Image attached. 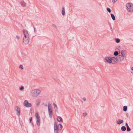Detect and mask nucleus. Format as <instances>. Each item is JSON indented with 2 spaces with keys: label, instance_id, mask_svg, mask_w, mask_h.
I'll return each mask as SVG.
<instances>
[{
  "label": "nucleus",
  "instance_id": "24",
  "mask_svg": "<svg viewBox=\"0 0 133 133\" xmlns=\"http://www.w3.org/2000/svg\"><path fill=\"white\" fill-rule=\"evenodd\" d=\"M58 126H59V129L60 130H61L62 128V125L60 124H59L58 125Z\"/></svg>",
  "mask_w": 133,
  "mask_h": 133
},
{
  "label": "nucleus",
  "instance_id": "3",
  "mask_svg": "<svg viewBox=\"0 0 133 133\" xmlns=\"http://www.w3.org/2000/svg\"><path fill=\"white\" fill-rule=\"evenodd\" d=\"M127 10L129 12H133V4L131 3H128L126 4Z\"/></svg>",
  "mask_w": 133,
  "mask_h": 133
},
{
  "label": "nucleus",
  "instance_id": "14",
  "mask_svg": "<svg viewBox=\"0 0 133 133\" xmlns=\"http://www.w3.org/2000/svg\"><path fill=\"white\" fill-rule=\"evenodd\" d=\"M36 123L37 125L38 126H39L40 125V119H37L36 121Z\"/></svg>",
  "mask_w": 133,
  "mask_h": 133
},
{
  "label": "nucleus",
  "instance_id": "28",
  "mask_svg": "<svg viewBox=\"0 0 133 133\" xmlns=\"http://www.w3.org/2000/svg\"><path fill=\"white\" fill-rule=\"evenodd\" d=\"M48 109H50V107H51L52 106V105L49 102L48 103Z\"/></svg>",
  "mask_w": 133,
  "mask_h": 133
},
{
  "label": "nucleus",
  "instance_id": "10",
  "mask_svg": "<svg viewBox=\"0 0 133 133\" xmlns=\"http://www.w3.org/2000/svg\"><path fill=\"white\" fill-rule=\"evenodd\" d=\"M116 122L117 124L120 125L123 123V121L121 119H118L116 120Z\"/></svg>",
  "mask_w": 133,
  "mask_h": 133
},
{
  "label": "nucleus",
  "instance_id": "41",
  "mask_svg": "<svg viewBox=\"0 0 133 133\" xmlns=\"http://www.w3.org/2000/svg\"><path fill=\"white\" fill-rule=\"evenodd\" d=\"M110 28L111 29V30L112 31V28L111 25H110Z\"/></svg>",
  "mask_w": 133,
  "mask_h": 133
},
{
  "label": "nucleus",
  "instance_id": "26",
  "mask_svg": "<svg viewBox=\"0 0 133 133\" xmlns=\"http://www.w3.org/2000/svg\"><path fill=\"white\" fill-rule=\"evenodd\" d=\"M107 11L109 13H110L111 12V10L109 8H107Z\"/></svg>",
  "mask_w": 133,
  "mask_h": 133
},
{
  "label": "nucleus",
  "instance_id": "44",
  "mask_svg": "<svg viewBox=\"0 0 133 133\" xmlns=\"http://www.w3.org/2000/svg\"><path fill=\"white\" fill-rule=\"evenodd\" d=\"M45 106H47V104H45Z\"/></svg>",
  "mask_w": 133,
  "mask_h": 133
},
{
  "label": "nucleus",
  "instance_id": "11",
  "mask_svg": "<svg viewBox=\"0 0 133 133\" xmlns=\"http://www.w3.org/2000/svg\"><path fill=\"white\" fill-rule=\"evenodd\" d=\"M59 126L57 125L56 122H55L54 124V129H56L57 130H58Z\"/></svg>",
  "mask_w": 133,
  "mask_h": 133
},
{
  "label": "nucleus",
  "instance_id": "19",
  "mask_svg": "<svg viewBox=\"0 0 133 133\" xmlns=\"http://www.w3.org/2000/svg\"><path fill=\"white\" fill-rule=\"evenodd\" d=\"M121 130L123 131H125L126 130V128L124 126H123L121 127Z\"/></svg>",
  "mask_w": 133,
  "mask_h": 133
},
{
  "label": "nucleus",
  "instance_id": "40",
  "mask_svg": "<svg viewBox=\"0 0 133 133\" xmlns=\"http://www.w3.org/2000/svg\"><path fill=\"white\" fill-rule=\"evenodd\" d=\"M129 114L128 113H127L126 114V116H127V117L128 118V117H129Z\"/></svg>",
  "mask_w": 133,
  "mask_h": 133
},
{
  "label": "nucleus",
  "instance_id": "15",
  "mask_svg": "<svg viewBox=\"0 0 133 133\" xmlns=\"http://www.w3.org/2000/svg\"><path fill=\"white\" fill-rule=\"evenodd\" d=\"M53 105L54 106V108L55 111H58V109L57 108V105L55 104V103H53Z\"/></svg>",
  "mask_w": 133,
  "mask_h": 133
},
{
  "label": "nucleus",
  "instance_id": "43",
  "mask_svg": "<svg viewBox=\"0 0 133 133\" xmlns=\"http://www.w3.org/2000/svg\"><path fill=\"white\" fill-rule=\"evenodd\" d=\"M31 123H32V125L33 126H34V124H33V123L32 122H31Z\"/></svg>",
  "mask_w": 133,
  "mask_h": 133
},
{
  "label": "nucleus",
  "instance_id": "29",
  "mask_svg": "<svg viewBox=\"0 0 133 133\" xmlns=\"http://www.w3.org/2000/svg\"><path fill=\"white\" fill-rule=\"evenodd\" d=\"M54 133H58V130L54 129Z\"/></svg>",
  "mask_w": 133,
  "mask_h": 133
},
{
  "label": "nucleus",
  "instance_id": "20",
  "mask_svg": "<svg viewBox=\"0 0 133 133\" xmlns=\"http://www.w3.org/2000/svg\"><path fill=\"white\" fill-rule=\"evenodd\" d=\"M110 15H111V17L112 19L113 20H114V21L115 20V18L114 15L113 14H111Z\"/></svg>",
  "mask_w": 133,
  "mask_h": 133
},
{
  "label": "nucleus",
  "instance_id": "30",
  "mask_svg": "<svg viewBox=\"0 0 133 133\" xmlns=\"http://www.w3.org/2000/svg\"><path fill=\"white\" fill-rule=\"evenodd\" d=\"M19 68H21V69L22 70L23 69V66L22 65H20L19 66Z\"/></svg>",
  "mask_w": 133,
  "mask_h": 133
},
{
  "label": "nucleus",
  "instance_id": "8",
  "mask_svg": "<svg viewBox=\"0 0 133 133\" xmlns=\"http://www.w3.org/2000/svg\"><path fill=\"white\" fill-rule=\"evenodd\" d=\"M104 59L108 63H111L112 62V61L111 60V57L110 58L108 57H107L105 58Z\"/></svg>",
  "mask_w": 133,
  "mask_h": 133
},
{
  "label": "nucleus",
  "instance_id": "39",
  "mask_svg": "<svg viewBox=\"0 0 133 133\" xmlns=\"http://www.w3.org/2000/svg\"><path fill=\"white\" fill-rule=\"evenodd\" d=\"M83 100L84 101H85L86 100V99L85 97H84L83 98Z\"/></svg>",
  "mask_w": 133,
  "mask_h": 133
},
{
  "label": "nucleus",
  "instance_id": "9",
  "mask_svg": "<svg viewBox=\"0 0 133 133\" xmlns=\"http://www.w3.org/2000/svg\"><path fill=\"white\" fill-rule=\"evenodd\" d=\"M49 115V117L50 118H52V109H48Z\"/></svg>",
  "mask_w": 133,
  "mask_h": 133
},
{
  "label": "nucleus",
  "instance_id": "36",
  "mask_svg": "<svg viewBox=\"0 0 133 133\" xmlns=\"http://www.w3.org/2000/svg\"><path fill=\"white\" fill-rule=\"evenodd\" d=\"M117 0H112V2L114 3Z\"/></svg>",
  "mask_w": 133,
  "mask_h": 133
},
{
  "label": "nucleus",
  "instance_id": "2",
  "mask_svg": "<svg viewBox=\"0 0 133 133\" xmlns=\"http://www.w3.org/2000/svg\"><path fill=\"white\" fill-rule=\"evenodd\" d=\"M41 91L39 90L35 89L31 91L30 95L33 97L37 96L40 93Z\"/></svg>",
  "mask_w": 133,
  "mask_h": 133
},
{
  "label": "nucleus",
  "instance_id": "5",
  "mask_svg": "<svg viewBox=\"0 0 133 133\" xmlns=\"http://www.w3.org/2000/svg\"><path fill=\"white\" fill-rule=\"evenodd\" d=\"M15 110L16 114L19 116L20 115V109L17 106L16 107Z\"/></svg>",
  "mask_w": 133,
  "mask_h": 133
},
{
  "label": "nucleus",
  "instance_id": "27",
  "mask_svg": "<svg viewBox=\"0 0 133 133\" xmlns=\"http://www.w3.org/2000/svg\"><path fill=\"white\" fill-rule=\"evenodd\" d=\"M24 89L23 86H22L19 88V90H22Z\"/></svg>",
  "mask_w": 133,
  "mask_h": 133
},
{
  "label": "nucleus",
  "instance_id": "32",
  "mask_svg": "<svg viewBox=\"0 0 133 133\" xmlns=\"http://www.w3.org/2000/svg\"><path fill=\"white\" fill-rule=\"evenodd\" d=\"M131 71L132 74L133 75V67H132L131 70Z\"/></svg>",
  "mask_w": 133,
  "mask_h": 133
},
{
  "label": "nucleus",
  "instance_id": "42",
  "mask_svg": "<svg viewBox=\"0 0 133 133\" xmlns=\"http://www.w3.org/2000/svg\"><path fill=\"white\" fill-rule=\"evenodd\" d=\"M39 103H38L36 105H39Z\"/></svg>",
  "mask_w": 133,
  "mask_h": 133
},
{
  "label": "nucleus",
  "instance_id": "16",
  "mask_svg": "<svg viewBox=\"0 0 133 133\" xmlns=\"http://www.w3.org/2000/svg\"><path fill=\"white\" fill-rule=\"evenodd\" d=\"M20 3L22 6L23 7H25L26 3L22 1L20 2Z\"/></svg>",
  "mask_w": 133,
  "mask_h": 133
},
{
  "label": "nucleus",
  "instance_id": "25",
  "mask_svg": "<svg viewBox=\"0 0 133 133\" xmlns=\"http://www.w3.org/2000/svg\"><path fill=\"white\" fill-rule=\"evenodd\" d=\"M127 131H130L131 130L129 126H128L127 127Z\"/></svg>",
  "mask_w": 133,
  "mask_h": 133
},
{
  "label": "nucleus",
  "instance_id": "7",
  "mask_svg": "<svg viewBox=\"0 0 133 133\" xmlns=\"http://www.w3.org/2000/svg\"><path fill=\"white\" fill-rule=\"evenodd\" d=\"M111 60L112 61V64H115L117 63V62L118 61H117V57L116 58L115 57H111Z\"/></svg>",
  "mask_w": 133,
  "mask_h": 133
},
{
  "label": "nucleus",
  "instance_id": "31",
  "mask_svg": "<svg viewBox=\"0 0 133 133\" xmlns=\"http://www.w3.org/2000/svg\"><path fill=\"white\" fill-rule=\"evenodd\" d=\"M51 26L55 28H57L56 25L54 24H52L51 25Z\"/></svg>",
  "mask_w": 133,
  "mask_h": 133
},
{
  "label": "nucleus",
  "instance_id": "6",
  "mask_svg": "<svg viewBox=\"0 0 133 133\" xmlns=\"http://www.w3.org/2000/svg\"><path fill=\"white\" fill-rule=\"evenodd\" d=\"M124 56L119 55L117 57V61L119 62H122L124 60Z\"/></svg>",
  "mask_w": 133,
  "mask_h": 133
},
{
  "label": "nucleus",
  "instance_id": "23",
  "mask_svg": "<svg viewBox=\"0 0 133 133\" xmlns=\"http://www.w3.org/2000/svg\"><path fill=\"white\" fill-rule=\"evenodd\" d=\"M116 42L117 43H119L120 42V40L118 38H116L115 39Z\"/></svg>",
  "mask_w": 133,
  "mask_h": 133
},
{
  "label": "nucleus",
  "instance_id": "22",
  "mask_svg": "<svg viewBox=\"0 0 133 133\" xmlns=\"http://www.w3.org/2000/svg\"><path fill=\"white\" fill-rule=\"evenodd\" d=\"M114 55L115 56H117L118 55V52L117 51H115L114 53Z\"/></svg>",
  "mask_w": 133,
  "mask_h": 133
},
{
  "label": "nucleus",
  "instance_id": "4",
  "mask_svg": "<svg viewBox=\"0 0 133 133\" xmlns=\"http://www.w3.org/2000/svg\"><path fill=\"white\" fill-rule=\"evenodd\" d=\"M24 106L27 107H30L31 106V104L30 103H29L27 100L24 101L23 103Z\"/></svg>",
  "mask_w": 133,
  "mask_h": 133
},
{
  "label": "nucleus",
  "instance_id": "33",
  "mask_svg": "<svg viewBox=\"0 0 133 133\" xmlns=\"http://www.w3.org/2000/svg\"><path fill=\"white\" fill-rule=\"evenodd\" d=\"M87 115V114L86 112H84L83 113V115L85 117Z\"/></svg>",
  "mask_w": 133,
  "mask_h": 133
},
{
  "label": "nucleus",
  "instance_id": "37",
  "mask_svg": "<svg viewBox=\"0 0 133 133\" xmlns=\"http://www.w3.org/2000/svg\"><path fill=\"white\" fill-rule=\"evenodd\" d=\"M33 28H34V32L35 33L36 32V31H35V27L33 26Z\"/></svg>",
  "mask_w": 133,
  "mask_h": 133
},
{
  "label": "nucleus",
  "instance_id": "18",
  "mask_svg": "<svg viewBox=\"0 0 133 133\" xmlns=\"http://www.w3.org/2000/svg\"><path fill=\"white\" fill-rule=\"evenodd\" d=\"M35 117L37 119H40V117L37 112H36L35 114Z\"/></svg>",
  "mask_w": 133,
  "mask_h": 133
},
{
  "label": "nucleus",
  "instance_id": "12",
  "mask_svg": "<svg viewBox=\"0 0 133 133\" xmlns=\"http://www.w3.org/2000/svg\"><path fill=\"white\" fill-rule=\"evenodd\" d=\"M121 54L122 55V56H124V57H125V56L126 55V51L124 50H122L121 52Z\"/></svg>",
  "mask_w": 133,
  "mask_h": 133
},
{
  "label": "nucleus",
  "instance_id": "34",
  "mask_svg": "<svg viewBox=\"0 0 133 133\" xmlns=\"http://www.w3.org/2000/svg\"><path fill=\"white\" fill-rule=\"evenodd\" d=\"M32 117H30L29 118L30 122V123H31V121H32Z\"/></svg>",
  "mask_w": 133,
  "mask_h": 133
},
{
  "label": "nucleus",
  "instance_id": "38",
  "mask_svg": "<svg viewBox=\"0 0 133 133\" xmlns=\"http://www.w3.org/2000/svg\"><path fill=\"white\" fill-rule=\"evenodd\" d=\"M125 125H126V127H127L129 126L128 124L127 123H125Z\"/></svg>",
  "mask_w": 133,
  "mask_h": 133
},
{
  "label": "nucleus",
  "instance_id": "13",
  "mask_svg": "<svg viewBox=\"0 0 133 133\" xmlns=\"http://www.w3.org/2000/svg\"><path fill=\"white\" fill-rule=\"evenodd\" d=\"M57 119L58 121L59 122H61L63 121L62 118L60 116H58Z\"/></svg>",
  "mask_w": 133,
  "mask_h": 133
},
{
  "label": "nucleus",
  "instance_id": "1",
  "mask_svg": "<svg viewBox=\"0 0 133 133\" xmlns=\"http://www.w3.org/2000/svg\"><path fill=\"white\" fill-rule=\"evenodd\" d=\"M24 37L23 39V42L25 44H28L29 41V35L28 31L25 29L23 31Z\"/></svg>",
  "mask_w": 133,
  "mask_h": 133
},
{
  "label": "nucleus",
  "instance_id": "21",
  "mask_svg": "<svg viewBox=\"0 0 133 133\" xmlns=\"http://www.w3.org/2000/svg\"><path fill=\"white\" fill-rule=\"evenodd\" d=\"M127 110V106H124L123 108V110L124 111H126Z\"/></svg>",
  "mask_w": 133,
  "mask_h": 133
},
{
  "label": "nucleus",
  "instance_id": "35",
  "mask_svg": "<svg viewBox=\"0 0 133 133\" xmlns=\"http://www.w3.org/2000/svg\"><path fill=\"white\" fill-rule=\"evenodd\" d=\"M16 38H17V39H19V38H20V37L19 36H16Z\"/></svg>",
  "mask_w": 133,
  "mask_h": 133
},
{
  "label": "nucleus",
  "instance_id": "17",
  "mask_svg": "<svg viewBox=\"0 0 133 133\" xmlns=\"http://www.w3.org/2000/svg\"><path fill=\"white\" fill-rule=\"evenodd\" d=\"M62 13L63 15L64 16L65 15V10L64 8V7H63L62 8Z\"/></svg>",
  "mask_w": 133,
  "mask_h": 133
}]
</instances>
